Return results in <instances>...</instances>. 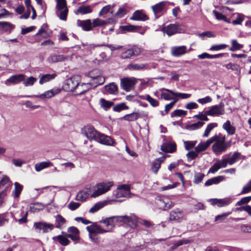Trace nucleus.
Listing matches in <instances>:
<instances>
[{
  "label": "nucleus",
  "instance_id": "680f3d73",
  "mask_svg": "<svg viewBox=\"0 0 251 251\" xmlns=\"http://www.w3.org/2000/svg\"><path fill=\"white\" fill-rule=\"evenodd\" d=\"M133 52L131 51L130 49H129L123 51L121 54V58L123 59H128L133 56Z\"/></svg>",
  "mask_w": 251,
  "mask_h": 251
},
{
  "label": "nucleus",
  "instance_id": "b1692460",
  "mask_svg": "<svg viewBox=\"0 0 251 251\" xmlns=\"http://www.w3.org/2000/svg\"><path fill=\"white\" fill-rule=\"evenodd\" d=\"M91 189L90 188L84 189L78 192L76 200L78 201H85L90 195Z\"/></svg>",
  "mask_w": 251,
  "mask_h": 251
},
{
  "label": "nucleus",
  "instance_id": "aec40b11",
  "mask_svg": "<svg viewBox=\"0 0 251 251\" xmlns=\"http://www.w3.org/2000/svg\"><path fill=\"white\" fill-rule=\"evenodd\" d=\"M25 77V75L23 74L13 75L5 81V84L8 86L12 84H17L22 81Z\"/></svg>",
  "mask_w": 251,
  "mask_h": 251
},
{
  "label": "nucleus",
  "instance_id": "338daca9",
  "mask_svg": "<svg viewBox=\"0 0 251 251\" xmlns=\"http://www.w3.org/2000/svg\"><path fill=\"white\" fill-rule=\"evenodd\" d=\"M208 114H206V111L204 113L199 112L198 114L194 116V118L198 120H200L204 121H208V118H207Z\"/></svg>",
  "mask_w": 251,
  "mask_h": 251
},
{
  "label": "nucleus",
  "instance_id": "72a5a7b5",
  "mask_svg": "<svg viewBox=\"0 0 251 251\" xmlns=\"http://www.w3.org/2000/svg\"><path fill=\"white\" fill-rule=\"evenodd\" d=\"M56 76V75L55 74H46L43 75L40 78L39 83L40 84H43L45 83L49 82L51 80L54 79Z\"/></svg>",
  "mask_w": 251,
  "mask_h": 251
},
{
  "label": "nucleus",
  "instance_id": "a878e982",
  "mask_svg": "<svg viewBox=\"0 0 251 251\" xmlns=\"http://www.w3.org/2000/svg\"><path fill=\"white\" fill-rule=\"evenodd\" d=\"M161 149L163 151L172 153L176 150V144L172 142L164 143L161 146Z\"/></svg>",
  "mask_w": 251,
  "mask_h": 251
},
{
  "label": "nucleus",
  "instance_id": "864d4df0",
  "mask_svg": "<svg viewBox=\"0 0 251 251\" xmlns=\"http://www.w3.org/2000/svg\"><path fill=\"white\" fill-rule=\"evenodd\" d=\"M231 46L229 50L234 51L240 50L243 48V45L238 43L236 40L233 39L231 41Z\"/></svg>",
  "mask_w": 251,
  "mask_h": 251
},
{
  "label": "nucleus",
  "instance_id": "6e6552de",
  "mask_svg": "<svg viewBox=\"0 0 251 251\" xmlns=\"http://www.w3.org/2000/svg\"><path fill=\"white\" fill-rule=\"evenodd\" d=\"M156 203L160 209L166 210L173 206L174 204L167 197H162L156 200Z\"/></svg>",
  "mask_w": 251,
  "mask_h": 251
},
{
  "label": "nucleus",
  "instance_id": "6e6d98bb",
  "mask_svg": "<svg viewBox=\"0 0 251 251\" xmlns=\"http://www.w3.org/2000/svg\"><path fill=\"white\" fill-rule=\"evenodd\" d=\"M240 156V153L238 152H235L233 155L229 158H227L228 161V164L230 165H232L239 159Z\"/></svg>",
  "mask_w": 251,
  "mask_h": 251
},
{
  "label": "nucleus",
  "instance_id": "4c0bfd02",
  "mask_svg": "<svg viewBox=\"0 0 251 251\" xmlns=\"http://www.w3.org/2000/svg\"><path fill=\"white\" fill-rule=\"evenodd\" d=\"M23 187L17 182L14 183V190L12 191L15 198H18L23 190Z\"/></svg>",
  "mask_w": 251,
  "mask_h": 251
},
{
  "label": "nucleus",
  "instance_id": "0eeeda50",
  "mask_svg": "<svg viewBox=\"0 0 251 251\" xmlns=\"http://www.w3.org/2000/svg\"><path fill=\"white\" fill-rule=\"evenodd\" d=\"M225 114L224 104L220 103L218 105L212 106L206 111V114L211 116H218Z\"/></svg>",
  "mask_w": 251,
  "mask_h": 251
},
{
  "label": "nucleus",
  "instance_id": "dca6fc26",
  "mask_svg": "<svg viewBox=\"0 0 251 251\" xmlns=\"http://www.w3.org/2000/svg\"><path fill=\"white\" fill-rule=\"evenodd\" d=\"M231 199L229 198H226L222 199H211L209 200V202L213 205H217L218 207H223L228 205L231 202Z\"/></svg>",
  "mask_w": 251,
  "mask_h": 251
},
{
  "label": "nucleus",
  "instance_id": "58836bf2",
  "mask_svg": "<svg viewBox=\"0 0 251 251\" xmlns=\"http://www.w3.org/2000/svg\"><path fill=\"white\" fill-rule=\"evenodd\" d=\"M139 117V114L138 113L133 112L129 114L126 115L122 119L128 122H132L136 121Z\"/></svg>",
  "mask_w": 251,
  "mask_h": 251
},
{
  "label": "nucleus",
  "instance_id": "c85d7f7f",
  "mask_svg": "<svg viewBox=\"0 0 251 251\" xmlns=\"http://www.w3.org/2000/svg\"><path fill=\"white\" fill-rule=\"evenodd\" d=\"M211 144V138L207 140L205 142L201 143L195 148V151L197 152H200L205 151Z\"/></svg>",
  "mask_w": 251,
  "mask_h": 251
},
{
  "label": "nucleus",
  "instance_id": "bb28decb",
  "mask_svg": "<svg viewBox=\"0 0 251 251\" xmlns=\"http://www.w3.org/2000/svg\"><path fill=\"white\" fill-rule=\"evenodd\" d=\"M15 25L7 22H0V31L10 33Z\"/></svg>",
  "mask_w": 251,
  "mask_h": 251
},
{
  "label": "nucleus",
  "instance_id": "2f4dec72",
  "mask_svg": "<svg viewBox=\"0 0 251 251\" xmlns=\"http://www.w3.org/2000/svg\"><path fill=\"white\" fill-rule=\"evenodd\" d=\"M162 90L166 91L167 93H162L161 94V98L165 100H174L177 99L176 98V97L173 94H172L171 92H174L172 90H171L168 89L162 88Z\"/></svg>",
  "mask_w": 251,
  "mask_h": 251
},
{
  "label": "nucleus",
  "instance_id": "de8ad7c7",
  "mask_svg": "<svg viewBox=\"0 0 251 251\" xmlns=\"http://www.w3.org/2000/svg\"><path fill=\"white\" fill-rule=\"evenodd\" d=\"M204 125L203 122L199 121L186 126V129L189 130H194L201 128Z\"/></svg>",
  "mask_w": 251,
  "mask_h": 251
},
{
  "label": "nucleus",
  "instance_id": "ea45409f",
  "mask_svg": "<svg viewBox=\"0 0 251 251\" xmlns=\"http://www.w3.org/2000/svg\"><path fill=\"white\" fill-rule=\"evenodd\" d=\"M147 66L145 64H130L127 66L129 70L139 71L144 69Z\"/></svg>",
  "mask_w": 251,
  "mask_h": 251
},
{
  "label": "nucleus",
  "instance_id": "ddd939ff",
  "mask_svg": "<svg viewBox=\"0 0 251 251\" xmlns=\"http://www.w3.org/2000/svg\"><path fill=\"white\" fill-rule=\"evenodd\" d=\"M60 90L59 89H51L45 92L44 93L37 95L27 96L26 97L28 98H38L41 99H49L51 98L55 94L59 93Z\"/></svg>",
  "mask_w": 251,
  "mask_h": 251
},
{
  "label": "nucleus",
  "instance_id": "f8f14e48",
  "mask_svg": "<svg viewBox=\"0 0 251 251\" xmlns=\"http://www.w3.org/2000/svg\"><path fill=\"white\" fill-rule=\"evenodd\" d=\"M166 1H162L151 6V9L156 19L159 18L161 16V14L166 6Z\"/></svg>",
  "mask_w": 251,
  "mask_h": 251
},
{
  "label": "nucleus",
  "instance_id": "1a4fd4ad",
  "mask_svg": "<svg viewBox=\"0 0 251 251\" xmlns=\"http://www.w3.org/2000/svg\"><path fill=\"white\" fill-rule=\"evenodd\" d=\"M136 83V79L134 77L125 78L121 80L122 88L126 91L131 90Z\"/></svg>",
  "mask_w": 251,
  "mask_h": 251
},
{
  "label": "nucleus",
  "instance_id": "6ab92c4d",
  "mask_svg": "<svg viewBox=\"0 0 251 251\" xmlns=\"http://www.w3.org/2000/svg\"><path fill=\"white\" fill-rule=\"evenodd\" d=\"M77 25L81 27L83 30L87 31L92 30L93 29L92 21L90 19L86 20H78Z\"/></svg>",
  "mask_w": 251,
  "mask_h": 251
},
{
  "label": "nucleus",
  "instance_id": "2eb2a0df",
  "mask_svg": "<svg viewBox=\"0 0 251 251\" xmlns=\"http://www.w3.org/2000/svg\"><path fill=\"white\" fill-rule=\"evenodd\" d=\"M131 228H135L138 224V218L134 214H130L129 216L125 215L124 223Z\"/></svg>",
  "mask_w": 251,
  "mask_h": 251
},
{
  "label": "nucleus",
  "instance_id": "cd10ccee",
  "mask_svg": "<svg viewBox=\"0 0 251 251\" xmlns=\"http://www.w3.org/2000/svg\"><path fill=\"white\" fill-rule=\"evenodd\" d=\"M67 56L64 55H56L54 54L50 55L48 58V61L50 63H54L58 62L65 61L67 59Z\"/></svg>",
  "mask_w": 251,
  "mask_h": 251
},
{
  "label": "nucleus",
  "instance_id": "0e129e2a",
  "mask_svg": "<svg viewBox=\"0 0 251 251\" xmlns=\"http://www.w3.org/2000/svg\"><path fill=\"white\" fill-rule=\"evenodd\" d=\"M205 175L204 174L197 173L195 174L194 183L195 184H198L201 182L204 177Z\"/></svg>",
  "mask_w": 251,
  "mask_h": 251
},
{
  "label": "nucleus",
  "instance_id": "f3484780",
  "mask_svg": "<svg viewBox=\"0 0 251 251\" xmlns=\"http://www.w3.org/2000/svg\"><path fill=\"white\" fill-rule=\"evenodd\" d=\"M97 141L106 146H112L115 144L114 140L111 137L101 133L100 134Z\"/></svg>",
  "mask_w": 251,
  "mask_h": 251
},
{
  "label": "nucleus",
  "instance_id": "9b49d317",
  "mask_svg": "<svg viewBox=\"0 0 251 251\" xmlns=\"http://www.w3.org/2000/svg\"><path fill=\"white\" fill-rule=\"evenodd\" d=\"M161 30L169 36L181 32V29L177 24H170L162 28Z\"/></svg>",
  "mask_w": 251,
  "mask_h": 251
},
{
  "label": "nucleus",
  "instance_id": "4468645a",
  "mask_svg": "<svg viewBox=\"0 0 251 251\" xmlns=\"http://www.w3.org/2000/svg\"><path fill=\"white\" fill-rule=\"evenodd\" d=\"M33 227L35 229L42 230L44 233H46L51 231L54 226L51 224H48L44 222H36L34 223Z\"/></svg>",
  "mask_w": 251,
  "mask_h": 251
},
{
  "label": "nucleus",
  "instance_id": "4d7b16f0",
  "mask_svg": "<svg viewBox=\"0 0 251 251\" xmlns=\"http://www.w3.org/2000/svg\"><path fill=\"white\" fill-rule=\"evenodd\" d=\"M100 106L105 110H107L113 104V102L108 101V100H106L104 99H101L100 100Z\"/></svg>",
  "mask_w": 251,
  "mask_h": 251
},
{
  "label": "nucleus",
  "instance_id": "393cba45",
  "mask_svg": "<svg viewBox=\"0 0 251 251\" xmlns=\"http://www.w3.org/2000/svg\"><path fill=\"white\" fill-rule=\"evenodd\" d=\"M68 238V237H67L66 234H65L64 235H59L54 236L52 239L54 241H57L61 245L66 246L70 243V241Z\"/></svg>",
  "mask_w": 251,
  "mask_h": 251
},
{
  "label": "nucleus",
  "instance_id": "c03bdc74",
  "mask_svg": "<svg viewBox=\"0 0 251 251\" xmlns=\"http://www.w3.org/2000/svg\"><path fill=\"white\" fill-rule=\"evenodd\" d=\"M218 125L217 123H210L208 124L202 135L203 137H207L209 136L210 132L212 130L217 127Z\"/></svg>",
  "mask_w": 251,
  "mask_h": 251
},
{
  "label": "nucleus",
  "instance_id": "13d9d810",
  "mask_svg": "<svg viewBox=\"0 0 251 251\" xmlns=\"http://www.w3.org/2000/svg\"><path fill=\"white\" fill-rule=\"evenodd\" d=\"M111 9L112 6L110 5H106L101 9V10L100 11L99 13V15L100 17L104 18L105 17V15L110 11Z\"/></svg>",
  "mask_w": 251,
  "mask_h": 251
},
{
  "label": "nucleus",
  "instance_id": "20e7f679",
  "mask_svg": "<svg viewBox=\"0 0 251 251\" xmlns=\"http://www.w3.org/2000/svg\"><path fill=\"white\" fill-rule=\"evenodd\" d=\"M56 1V14L60 19L66 21L68 12L66 0H55Z\"/></svg>",
  "mask_w": 251,
  "mask_h": 251
},
{
  "label": "nucleus",
  "instance_id": "e433bc0d",
  "mask_svg": "<svg viewBox=\"0 0 251 251\" xmlns=\"http://www.w3.org/2000/svg\"><path fill=\"white\" fill-rule=\"evenodd\" d=\"M50 166H52V164L50 162H42L36 164L35 165V169L37 172H40Z\"/></svg>",
  "mask_w": 251,
  "mask_h": 251
},
{
  "label": "nucleus",
  "instance_id": "f257e3e1",
  "mask_svg": "<svg viewBox=\"0 0 251 251\" xmlns=\"http://www.w3.org/2000/svg\"><path fill=\"white\" fill-rule=\"evenodd\" d=\"M212 151L216 155H219L225 152L231 146V141H226V136L221 134H216L211 137Z\"/></svg>",
  "mask_w": 251,
  "mask_h": 251
},
{
  "label": "nucleus",
  "instance_id": "9d476101",
  "mask_svg": "<svg viewBox=\"0 0 251 251\" xmlns=\"http://www.w3.org/2000/svg\"><path fill=\"white\" fill-rule=\"evenodd\" d=\"M68 233H65L67 237L70 238L75 244H76L80 240L79 230L75 226L69 227L67 229Z\"/></svg>",
  "mask_w": 251,
  "mask_h": 251
},
{
  "label": "nucleus",
  "instance_id": "09e8293b",
  "mask_svg": "<svg viewBox=\"0 0 251 251\" xmlns=\"http://www.w3.org/2000/svg\"><path fill=\"white\" fill-rule=\"evenodd\" d=\"M213 14H214V16H215L216 18L218 20H221L224 21L225 22L230 23H231V20L230 19L226 18L225 15L222 14L221 13H219L215 10H214L213 11Z\"/></svg>",
  "mask_w": 251,
  "mask_h": 251
},
{
  "label": "nucleus",
  "instance_id": "39448f33",
  "mask_svg": "<svg viewBox=\"0 0 251 251\" xmlns=\"http://www.w3.org/2000/svg\"><path fill=\"white\" fill-rule=\"evenodd\" d=\"M130 187L128 185H122L119 186L114 194L115 198H131L133 195L130 193Z\"/></svg>",
  "mask_w": 251,
  "mask_h": 251
},
{
  "label": "nucleus",
  "instance_id": "49530a36",
  "mask_svg": "<svg viewBox=\"0 0 251 251\" xmlns=\"http://www.w3.org/2000/svg\"><path fill=\"white\" fill-rule=\"evenodd\" d=\"M105 89L106 91L111 94H115L118 90V87L114 83H111L108 85L105 86Z\"/></svg>",
  "mask_w": 251,
  "mask_h": 251
},
{
  "label": "nucleus",
  "instance_id": "c756f323",
  "mask_svg": "<svg viewBox=\"0 0 251 251\" xmlns=\"http://www.w3.org/2000/svg\"><path fill=\"white\" fill-rule=\"evenodd\" d=\"M223 128L226 130L228 135H233L236 130V128L232 126L229 121H226L222 126Z\"/></svg>",
  "mask_w": 251,
  "mask_h": 251
},
{
  "label": "nucleus",
  "instance_id": "8fccbe9b",
  "mask_svg": "<svg viewBox=\"0 0 251 251\" xmlns=\"http://www.w3.org/2000/svg\"><path fill=\"white\" fill-rule=\"evenodd\" d=\"M36 81L37 79L35 77L30 76L25 79V77L22 81L25 86L28 87L32 86Z\"/></svg>",
  "mask_w": 251,
  "mask_h": 251
},
{
  "label": "nucleus",
  "instance_id": "7c9ffc66",
  "mask_svg": "<svg viewBox=\"0 0 251 251\" xmlns=\"http://www.w3.org/2000/svg\"><path fill=\"white\" fill-rule=\"evenodd\" d=\"M231 18H234L231 23L233 25H241L242 23L245 19V16L241 13H235L231 15Z\"/></svg>",
  "mask_w": 251,
  "mask_h": 251
},
{
  "label": "nucleus",
  "instance_id": "a211bd4d",
  "mask_svg": "<svg viewBox=\"0 0 251 251\" xmlns=\"http://www.w3.org/2000/svg\"><path fill=\"white\" fill-rule=\"evenodd\" d=\"M86 229L89 233H94L95 234H102L110 231V230L103 229L100 226L98 225H93L88 226Z\"/></svg>",
  "mask_w": 251,
  "mask_h": 251
},
{
  "label": "nucleus",
  "instance_id": "79ce46f5",
  "mask_svg": "<svg viewBox=\"0 0 251 251\" xmlns=\"http://www.w3.org/2000/svg\"><path fill=\"white\" fill-rule=\"evenodd\" d=\"M106 202H99L96 203L92 208L90 209L89 210V212L91 213H95L98 210H99L100 209L102 208L103 207H104L106 204Z\"/></svg>",
  "mask_w": 251,
  "mask_h": 251
},
{
  "label": "nucleus",
  "instance_id": "69168bd1",
  "mask_svg": "<svg viewBox=\"0 0 251 251\" xmlns=\"http://www.w3.org/2000/svg\"><path fill=\"white\" fill-rule=\"evenodd\" d=\"M145 99L148 101L151 104V105L152 106L156 107L159 105L158 101L156 100L151 98L149 95H147L145 96Z\"/></svg>",
  "mask_w": 251,
  "mask_h": 251
},
{
  "label": "nucleus",
  "instance_id": "37998d69",
  "mask_svg": "<svg viewBox=\"0 0 251 251\" xmlns=\"http://www.w3.org/2000/svg\"><path fill=\"white\" fill-rule=\"evenodd\" d=\"M92 23L93 28L98 26H103L108 23L107 22L99 18L93 19Z\"/></svg>",
  "mask_w": 251,
  "mask_h": 251
},
{
  "label": "nucleus",
  "instance_id": "5fc2aeb1",
  "mask_svg": "<svg viewBox=\"0 0 251 251\" xmlns=\"http://www.w3.org/2000/svg\"><path fill=\"white\" fill-rule=\"evenodd\" d=\"M163 160L161 158H158L155 161L152 162V170L156 174L160 168L161 163Z\"/></svg>",
  "mask_w": 251,
  "mask_h": 251
},
{
  "label": "nucleus",
  "instance_id": "f704fd0d",
  "mask_svg": "<svg viewBox=\"0 0 251 251\" xmlns=\"http://www.w3.org/2000/svg\"><path fill=\"white\" fill-rule=\"evenodd\" d=\"M101 222L106 225V226L108 227L107 229L110 230V231L115 226V223L114 221L113 216L105 218V219H103L102 221H101Z\"/></svg>",
  "mask_w": 251,
  "mask_h": 251
},
{
  "label": "nucleus",
  "instance_id": "bf43d9fd",
  "mask_svg": "<svg viewBox=\"0 0 251 251\" xmlns=\"http://www.w3.org/2000/svg\"><path fill=\"white\" fill-rule=\"evenodd\" d=\"M128 106L126 105L125 103H121L116 104L113 107V110L116 112H120L125 109H128Z\"/></svg>",
  "mask_w": 251,
  "mask_h": 251
},
{
  "label": "nucleus",
  "instance_id": "473e14b6",
  "mask_svg": "<svg viewBox=\"0 0 251 251\" xmlns=\"http://www.w3.org/2000/svg\"><path fill=\"white\" fill-rule=\"evenodd\" d=\"M224 179V177L223 176H218L216 177H213L212 178L209 179L205 182V186H210L212 184H216L219 183L220 182L223 181Z\"/></svg>",
  "mask_w": 251,
  "mask_h": 251
},
{
  "label": "nucleus",
  "instance_id": "3c124183",
  "mask_svg": "<svg viewBox=\"0 0 251 251\" xmlns=\"http://www.w3.org/2000/svg\"><path fill=\"white\" fill-rule=\"evenodd\" d=\"M55 222L57 223L55 227L60 228L65 224L66 220L61 215H57L55 217Z\"/></svg>",
  "mask_w": 251,
  "mask_h": 251
},
{
  "label": "nucleus",
  "instance_id": "e2e57ef3",
  "mask_svg": "<svg viewBox=\"0 0 251 251\" xmlns=\"http://www.w3.org/2000/svg\"><path fill=\"white\" fill-rule=\"evenodd\" d=\"M251 191V179L243 187L240 194H245Z\"/></svg>",
  "mask_w": 251,
  "mask_h": 251
},
{
  "label": "nucleus",
  "instance_id": "7ed1b4c3",
  "mask_svg": "<svg viewBox=\"0 0 251 251\" xmlns=\"http://www.w3.org/2000/svg\"><path fill=\"white\" fill-rule=\"evenodd\" d=\"M113 186L112 181L102 182L98 183L93 188V193L91 194V197L95 198L105 194L110 190Z\"/></svg>",
  "mask_w": 251,
  "mask_h": 251
},
{
  "label": "nucleus",
  "instance_id": "052dcab7",
  "mask_svg": "<svg viewBox=\"0 0 251 251\" xmlns=\"http://www.w3.org/2000/svg\"><path fill=\"white\" fill-rule=\"evenodd\" d=\"M172 94L176 97V98H180L182 99H186L190 98L191 96L190 94L181 93L179 92H171Z\"/></svg>",
  "mask_w": 251,
  "mask_h": 251
},
{
  "label": "nucleus",
  "instance_id": "5701e85b",
  "mask_svg": "<svg viewBox=\"0 0 251 251\" xmlns=\"http://www.w3.org/2000/svg\"><path fill=\"white\" fill-rule=\"evenodd\" d=\"M187 52V48L185 46L174 47L171 49V53L173 56L178 57Z\"/></svg>",
  "mask_w": 251,
  "mask_h": 251
},
{
  "label": "nucleus",
  "instance_id": "423d86ee",
  "mask_svg": "<svg viewBox=\"0 0 251 251\" xmlns=\"http://www.w3.org/2000/svg\"><path fill=\"white\" fill-rule=\"evenodd\" d=\"M82 131L89 140H94L96 141L100 134V133L96 130L94 127L90 126H85L83 128Z\"/></svg>",
  "mask_w": 251,
  "mask_h": 251
},
{
  "label": "nucleus",
  "instance_id": "774afa93",
  "mask_svg": "<svg viewBox=\"0 0 251 251\" xmlns=\"http://www.w3.org/2000/svg\"><path fill=\"white\" fill-rule=\"evenodd\" d=\"M228 47V45L226 44H220V45H212L210 48V50H220L224 49H226Z\"/></svg>",
  "mask_w": 251,
  "mask_h": 251
},
{
  "label": "nucleus",
  "instance_id": "603ef678",
  "mask_svg": "<svg viewBox=\"0 0 251 251\" xmlns=\"http://www.w3.org/2000/svg\"><path fill=\"white\" fill-rule=\"evenodd\" d=\"M43 205L39 202H35L30 205V211L32 212H36L43 208Z\"/></svg>",
  "mask_w": 251,
  "mask_h": 251
},
{
  "label": "nucleus",
  "instance_id": "4be33fe9",
  "mask_svg": "<svg viewBox=\"0 0 251 251\" xmlns=\"http://www.w3.org/2000/svg\"><path fill=\"white\" fill-rule=\"evenodd\" d=\"M131 20L134 21H146L149 20V17L144 12L143 10H136L132 14Z\"/></svg>",
  "mask_w": 251,
  "mask_h": 251
},
{
  "label": "nucleus",
  "instance_id": "a18cd8bd",
  "mask_svg": "<svg viewBox=\"0 0 251 251\" xmlns=\"http://www.w3.org/2000/svg\"><path fill=\"white\" fill-rule=\"evenodd\" d=\"M218 125L217 123H210L208 124L202 135L203 137H207L209 136L210 132L212 130L217 127Z\"/></svg>",
  "mask_w": 251,
  "mask_h": 251
},
{
  "label": "nucleus",
  "instance_id": "412c9836",
  "mask_svg": "<svg viewBox=\"0 0 251 251\" xmlns=\"http://www.w3.org/2000/svg\"><path fill=\"white\" fill-rule=\"evenodd\" d=\"M184 213L183 211L176 208L172 210L170 214V219L171 221H178L183 219Z\"/></svg>",
  "mask_w": 251,
  "mask_h": 251
},
{
  "label": "nucleus",
  "instance_id": "f03ea898",
  "mask_svg": "<svg viewBox=\"0 0 251 251\" xmlns=\"http://www.w3.org/2000/svg\"><path fill=\"white\" fill-rule=\"evenodd\" d=\"M85 75L91 78V82L78 86V89L81 87H85L83 91H87L91 87L95 88L99 85H102L105 82V78L101 75L100 71L98 69L92 70L85 73Z\"/></svg>",
  "mask_w": 251,
  "mask_h": 251
},
{
  "label": "nucleus",
  "instance_id": "c9c22d12",
  "mask_svg": "<svg viewBox=\"0 0 251 251\" xmlns=\"http://www.w3.org/2000/svg\"><path fill=\"white\" fill-rule=\"evenodd\" d=\"M92 11V8L90 6L82 5L78 8L76 10V14H86L91 13Z\"/></svg>",
  "mask_w": 251,
  "mask_h": 251
},
{
  "label": "nucleus",
  "instance_id": "a19ab883",
  "mask_svg": "<svg viewBox=\"0 0 251 251\" xmlns=\"http://www.w3.org/2000/svg\"><path fill=\"white\" fill-rule=\"evenodd\" d=\"M226 68L228 70L234 71L235 74L239 75L240 74V67L236 64L228 63L226 65Z\"/></svg>",
  "mask_w": 251,
  "mask_h": 251
}]
</instances>
